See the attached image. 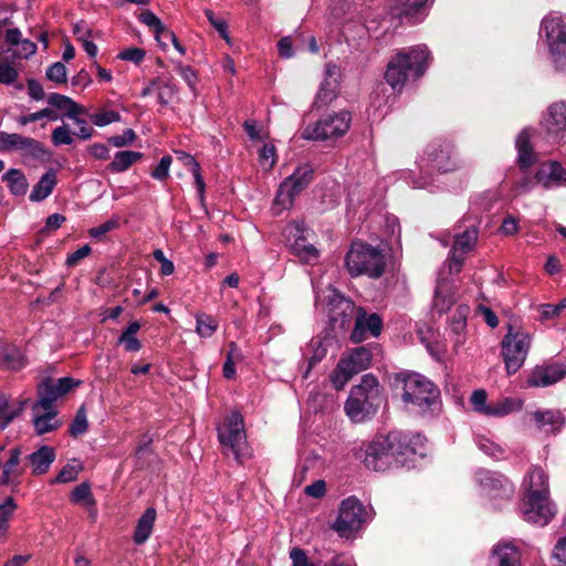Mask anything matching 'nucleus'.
<instances>
[{
    "label": "nucleus",
    "instance_id": "f257e3e1",
    "mask_svg": "<svg viewBox=\"0 0 566 566\" xmlns=\"http://www.w3.org/2000/svg\"><path fill=\"white\" fill-rule=\"evenodd\" d=\"M432 447L428 439L419 432L394 430L387 434H378L369 442H360L356 457L364 460H379L381 457H419L431 455Z\"/></svg>",
    "mask_w": 566,
    "mask_h": 566
},
{
    "label": "nucleus",
    "instance_id": "f03ea898",
    "mask_svg": "<svg viewBox=\"0 0 566 566\" xmlns=\"http://www.w3.org/2000/svg\"><path fill=\"white\" fill-rule=\"evenodd\" d=\"M394 385L401 388L405 406L421 417L431 418L440 412V389L426 376L415 371H401L395 375Z\"/></svg>",
    "mask_w": 566,
    "mask_h": 566
},
{
    "label": "nucleus",
    "instance_id": "7ed1b4c3",
    "mask_svg": "<svg viewBox=\"0 0 566 566\" xmlns=\"http://www.w3.org/2000/svg\"><path fill=\"white\" fill-rule=\"evenodd\" d=\"M431 60L426 44L402 49L388 62L385 80L394 91H401L408 80H418L426 73Z\"/></svg>",
    "mask_w": 566,
    "mask_h": 566
},
{
    "label": "nucleus",
    "instance_id": "20e7f679",
    "mask_svg": "<svg viewBox=\"0 0 566 566\" xmlns=\"http://www.w3.org/2000/svg\"><path fill=\"white\" fill-rule=\"evenodd\" d=\"M386 401L384 389L373 374H365L360 382L352 387L345 401L346 416L354 423L373 419Z\"/></svg>",
    "mask_w": 566,
    "mask_h": 566
},
{
    "label": "nucleus",
    "instance_id": "39448f33",
    "mask_svg": "<svg viewBox=\"0 0 566 566\" xmlns=\"http://www.w3.org/2000/svg\"><path fill=\"white\" fill-rule=\"evenodd\" d=\"M345 268L352 277L367 275L379 279L386 270V256L379 248L354 240L345 255Z\"/></svg>",
    "mask_w": 566,
    "mask_h": 566
},
{
    "label": "nucleus",
    "instance_id": "423d86ee",
    "mask_svg": "<svg viewBox=\"0 0 566 566\" xmlns=\"http://www.w3.org/2000/svg\"><path fill=\"white\" fill-rule=\"evenodd\" d=\"M420 176L410 178L407 184L412 188L424 189L432 185V179L427 175L426 169H432L440 174L454 171L459 168L453 147L449 143H431L426 148L424 157L419 164Z\"/></svg>",
    "mask_w": 566,
    "mask_h": 566
},
{
    "label": "nucleus",
    "instance_id": "0eeeda50",
    "mask_svg": "<svg viewBox=\"0 0 566 566\" xmlns=\"http://www.w3.org/2000/svg\"><path fill=\"white\" fill-rule=\"evenodd\" d=\"M481 226L480 217L470 211L455 224L454 242L449 251L448 268L451 274H458L462 270L465 254L476 244Z\"/></svg>",
    "mask_w": 566,
    "mask_h": 566
},
{
    "label": "nucleus",
    "instance_id": "6e6552de",
    "mask_svg": "<svg viewBox=\"0 0 566 566\" xmlns=\"http://www.w3.org/2000/svg\"><path fill=\"white\" fill-rule=\"evenodd\" d=\"M539 36L545 42L549 59L557 72L566 71V24L557 13L544 17Z\"/></svg>",
    "mask_w": 566,
    "mask_h": 566
},
{
    "label": "nucleus",
    "instance_id": "1a4fd4ad",
    "mask_svg": "<svg viewBox=\"0 0 566 566\" xmlns=\"http://www.w3.org/2000/svg\"><path fill=\"white\" fill-rule=\"evenodd\" d=\"M315 170L310 163L300 164L294 171L284 178L276 190L274 206L282 210L293 207L296 197L314 180Z\"/></svg>",
    "mask_w": 566,
    "mask_h": 566
},
{
    "label": "nucleus",
    "instance_id": "9d476101",
    "mask_svg": "<svg viewBox=\"0 0 566 566\" xmlns=\"http://www.w3.org/2000/svg\"><path fill=\"white\" fill-rule=\"evenodd\" d=\"M218 439L224 449L227 457L230 453L234 460H243L250 457L244 431V421L240 412H232L218 428Z\"/></svg>",
    "mask_w": 566,
    "mask_h": 566
},
{
    "label": "nucleus",
    "instance_id": "9b49d317",
    "mask_svg": "<svg viewBox=\"0 0 566 566\" xmlns=\"http://www.w3.org/2000/svg\"><path fill=\"white\" fill-rule=\"evenodd\" d=\"M532 337L528 333L514 331L509 324L507 333L501 342V355L509 375L515 374L524 365L531 348Z\"/></svg>",
    "mask_w": 566,
    "mask_h": 566
},
{
    "label": "nucleus",
    "instance_id": "f8f14e48",
    "mask_svg": "<svg viewBox=\"0 0 566 566\" xmlns=\"http://www.w3.org/2000/svg\"><path fill=\"white\" fill-rule=\"evenodd\" d=\"M350 113L342 111L321 117L316 123L308 124L301 133L305 140L324 142L338 138L349 129Z\"/></svg>",
    "mask_w": 566,
    "mask_h": 566
},
{
    "label": "nucleus",
    "instance_id": "ddd939ff",
    "mask_svg": "<svg viewBox=\"0 0 566 566\" xmlns=\"http://www.w3.org/2000/svg\"><path fill=\"white\" fill-rule=\"evenodd\" d=\"M373 352L369 346H358L350 349L346 357L340 358L331 375V381L335 389H342L354 375L369 368Z\"/></svg>",
    "mask_w": 566,
    "mask_h": 566
},
{
    "label": "nucleus",
    "instance_id": "4468645a",
    "mask_svg": "<svg viewBox=\"0 0 566 566\" xmlns=\"http://www.w3.org/2000/svg\"><path fill=\"white\" fill-rule=\"evenodd\" d=\"M367 512L356 496L344 499L338 507V515L331 527L340 537L348 538L365 523Z\"/></svg>",
    "mask_w": 566,
    "mask_h": 566
},
{
    "label": "nucleus",
    "instance_id": "2eb2a0df",
    "mask_svg": "<svg viewBox=\"0 0 566 566\" xmlns=\"http://www.w3.org/2000/svg\"><path fill=\"white\" fill-rule=\"evenodd\" d=\"M0 151H17L23 158L46 161L52 153L38 139L0 130Z\"/></svg>",
    "mask_w": 566,
    "mask_h": 566
},
{
    "label": "nucleus",
    "instance_id": "dca6fc26",
    "mask_svg": "<svg viewBox=\"0 0 566 566\" xmlns=\"http://www.w3.org/2000/svg\"><path fill=\"white\" fill-rule=\"evenodd\" d=\"M81 384L72 377H62L54 382L51 378L42 379L36 386L38 400L32 406L35 412L39 408L43 410L55 409L54 403Z\"/></svg>",
    "mask_w": 566,
    "mask_h": 566
},
{
    "label": "nucleus",
    "instance_id": "f3484780",
    "mask_svg": "<svg viewBox=\"0 0 566 566\" xmlns=\"http://www.w3.org/2000/svg\"><path fill=\"white\" fill-rule=\"evenodd\" d=\"M544 138L551 144L566 142V101L553 103L541 120Z\"/></svg>",
    "mask_w": 566,
    "mask_h": 566
},
{
    "label": "nucleus",
    "instance_id": "a211bd4d",
    "mask_svg": "<svg viewBox=\"0 0 566 566\" xmlns=\"http://www.w3.org/2000/svg\"><path fill=\"white\" fill-rule=\"evenodd\" d=\"M536 184L545 191L566 187V167L557 159L544 160L534 174Z\"/></svg>",
    "mask_w": 566,
    "mask_h": 566
},
{
    "label": "nucleus",
    "instance_id": "6ab92c4d",
    "mask_svg": "<svg viewBox=\"0 0 566 566\" xmlns=\"http://www.w3.org/2000/svg\"><path fill=\"white\" fill-rule=\"evenodd\" d=\"M555 513L556 509L551 502L549 495H526L523 509V517L525 521L544 526L548 524Z\"/></svg>",
    "mask_w": 566,
    "mask_h": 566
},
{
    "label": "nucleus",
    "instance_id": "aec40b11",
    "mask_svg": "<svg viewBox=\"0 0 566 566\" xmlns=\"http://www.w3.org/2000/svg\"><path fill=\"white\" fill-rule=\"evenodd\" d=\"M333 343L334 338L328 334L317 335L301 349L303 359L306 363V367L303 371L304 379H307L311 370L326 357L328 348Z\"/></svg>",
    "mask_w": 566,
    "mask_h": 566
},
{
    "label": "nucleus",
    "instance_id": "412c9836",
    "mask_svg": "<svg viewBox=\"0 0 566 566\" xmlns=\"http://www.w3.org/2000/svg\"><path fill=\"white\" fill-rule=\"evenodd\" d=\"M382 331V319L377 313L367 314L359 307L355 319V326L350 334V340L355 344L361 343L367 337H378Z\"/></svg>",
    "mask_w": 566,
    "mask_h": 566
},
{
    "label": "nucleus",
    "instance_id": "4be33fe9",
    "mask_svg": "<svg viewBox=\"0 0 566 566\" xmlns=\"http://www.w3.org/2000/svg\"><path fill=\"white\" fill-rule=\"evenodd\" d=\"M328 306V316L332 326L334 328H346L355 311L354 302L338 293H334L329 296Z\"/></svg>",
    "mask_w": 566,
    "mask_h": 566
},
{
    "label": "nucleus",
    "instance_id": "5701e85b",
    "mask_svg": "<svg viewBox=\"0 0 566 566\" xmlns=\"http://www.w3.org/2000/svg\"><path fill=\"white\" fill-rule=\"evenodd\" d=\"M430 0H392L390 12L399 19H406L412 24L423 21L426 13L424 6Z\"/></svg>",
    "mask_w": 566,
    "mask_h": 566
},
{
    "label": "nucleus",
    "instance_id": "b1692460",
    "mask_svg": "<svg viewBox=\"0 0 566 566\" xmlns=\"http://www.w3.org/2000/svg\"><path fill=\"white\" fill-rule=\"evenodd\" d=\"M566 375V369L560 365L536 366L530 373L526 384L527 387H547L562 380Z\"/></svg>",
    "mask_w": 566,
    "mask_h": 566
},
{
    "label": "nucleus",
    "instance_id": "393cba45",
    "mask_svg": "<svg viewBox=\"0 0 566 566\" xmlns=\"http://www.w3.org/2000/svg\"><path fill=\"white\" fill-rule=\"evenodd\" d=\"M532 418L538 430L547 434H557L566 423V418L558 409L536 410Z\"/></svg>",
    "mask_w": 566,
    "mask_h": 566
},
{
    "label": "nucleus",
    "instance_id": "a878e982",
    "mask_svg": "<svg viewBox=\"0 0 566 566\" xmlns=\"http://www.w3.org/2000/svg\"><path fill=\"white\" fill-rule=\"evenodd\" d=\"M515 148L517 150L516 163L518 168L526 172L536 163V155L531 144V129L523 128L515 139Z\"/></svg>",
    "mask_w": 566,
    "mask_h": 566
},
{
    "label": "nucleus",
    "instance_id": "bb28decb",
    "mask_svg": "<svg viewBox=\"0 0 566 566\" xmlns=\"http://www.w3.org/2000/svg\"><path fill=\"white\" fill-rule=\"evenodd\" d=\"M481 485L492 499H511L514 494L513 484L504 476L488 473L480 478Z\"/></svg>",
    "mask_w": 566,
    "mask_h": 566
},
{
    "label": "nucleus",
    "instance_id": "cd10ccee",
    "mask_svg": "<svg viewBox=\"0 0 566 566\" xmlns=\"http://www.w3.org/2000/svg\"><path fill=\"white\" fill-rule=\"evenodd\" d=\"M524 486L527 495H549L548 474L546 470L539 465H532L524 479Z\"/></svg>",
    "mask_w": 566,
    "mask_h": 566
},
{
    "label": "nucleus",
    "instance_id": "c85d7f7f",
    "mask_svg": "<svg viewBox=\"0 0 566 566\" xmlns=\"http://www.w3.org/2000/svg\"><path fill=\"white\" fill-rule=\"evenodd\" d=\"M56 182V172L54 169L50 168L33 186L29 196L30 201L41 202L45 200L53 192Z\"/></svg>",
    "mask_w": 566,
    "mask_h": 566
},
{
    "label": "nucleus",
    "instance_id": "c756f323",
    "mask_svg": "<svg viewBox=\"0 0 566 566\" xmlns=\"http://www.w3.org/2000/svg\"><path fill=\"white\" fill-rule=\"evenodd\" d=\"M156 517V510L154 507H148L138 518L133 537L135 544L142 545L150 537Z\"/></svg>",
    "mask_w": 566,
    "mask_h": 566
},
{
    "label": "nucleus",
    "instance_id": "7c9ffc66",
    "mask_svg": "<svg viewBox=\"0 0 566 566\" xmlns=\"http://www.w3.org/2000/svg\"><path fill=\"white\" fill-rule=\"evenodd\" d=\"M306 232L305 224L300 221H293L284 229L285 239L293 254L310 244L306 241Z\"/></svg>",
    "mask_w": 566,
    "mask_h": 566
},
{
    "label": "nucleus",
    "instance_id": "2f4dec72",
    "mask_svg": "<svg viewBox=\"0 0 566 566\" xmlns=\"http://www.w3.org/2000/svg\"><path fill=\"white\" fill-rule=\"evenodd\" d=\"M33 428L34 431L39 434H45L52 432L62 426V421L57 418L56 409L44 410V413L38 415L36 411L33 412Z\"/></svg>",
    "mask_w": 566,
    "mask_h": 566
},
{
    "label": "nucleus",
    "instance_id": "473e14b6",
    "mask_svg": "<svg viewBox=\"0 0 566 566\" xmlns=\"http://www.w3.org/2000/svg\"><path fill=\"white\" fill-rule=\"evenodd\" d=\"M25 366V358L14 345L0 346V367L9 370H20Z\"/></svg>",
    "mask_w": 566,
    "mask_h": 566
},
{
    "label": "nucleus",
    "instance_id": "72a5a7b5",
    "mask_svg": "<svg viewBox=\"0 0 566 566\" xmlns=\"http://www.w3.org/2000/svg\"><path fill=\"white\" fill-rule=\"evenodd\" d=\"M143 153L135 150H120L115 153L113 160L108 164L107 170L114 174L128 170L137 160L143 158Z\"/></svg>",
    "mask_w": 566,
    "mask_h": 566
},
{
    "label": "nucleus",
    "instance_id": "f704fd0d",
    "mask_svg": "<svg viewBox=\"0 0 566 566\" xmlns=\"http://www.w3.org/2000/svg\"><path fill=\"white\" fill-rule=\"evenodd\" d=\"M339 83L337 80L324 78L316 93L313 105L316 108H322L329 105L338 94Z\"/></svg>",
    "mask_w": 566,
    "mask_h": 566
},
{
    "label": "nucleus",
    "instance_id": "c9c22d12",
    "mask_svg": "<svg viewBox=\"0 0 566 566\" xmlns=\"http://www.w3.org/2000/svg\"><path fill=\"white\" fill-rule=\"evenodd\" d=\"M523 407V401L511 397H505L495 402H491L486 412L488 417L502 418L513 412L520 411Z\"/></svg>",
    "mask_w": 566,
    "mask_h": 566
},
{
    "label": "nucleus",
    "instance_id": "e433bc0d",
    "mask_svg": "<svg viewBox=\"0 0 566 566\" xmlns=\"http://www.w3.org/2000/svg\"><path fill=\"white\" fill-rule=\"evenodd\" d=\"M2 181L7 182L9 191L17 197L24 196L27 193L29 184L25 175L17 168H10L1 177Z\"/></svg>",
    "mask_w": 566,
    "mask_h": 566
},
{
    "label": "nucleus",
    "instance_id": "4c0bfd02",
    "mask_svg": "<svg viewBox=\"0 0 566 566\" xmlns=\"http://www.w3.org/2000/svg\"><path fill=\"white\" fill-rule=\"evenodd\" d=\"M493 553L499 557V566H517L520 563V552L511 543H501L496 545Z\"/></svg>",
    "mask_w": 566,
    "mask_h": 566
},
{
    "label": "nucleus",
    "instance_id": "58836bf2",
    "mask_svg": "<svg viewBox=\"0 0 566 566\" xmlns=\"http://www.w3.org/2000/svg\"><path fill=\"white\" fill-rule=\"evenodd\" d=\"M470 313V307L468 305H459L454 311L451 321H450V331L459 338L455 340V345L462 344L463 339L461 336L463 335L467 328V319Z\"/></svg>",
    "mask_w": 566,
    "mask_h": 566
},
{
    "label": "nucleus",
    "instance_id": "ea45409f",
    "mask_svg": "<svg viewBox=\"0 0 566 566\" xmlns=\"http://www.w3.org/2000/svg\"><path fill=\"white\" fill-rule=\"evenodd\" d=\"M18 505L11 495L0 500V538L6 537L10 528L12 518Z\"/></svg>",
    "mask_w": 566,
    "mask_h": 566
},
{
    "label": "nucleus",
    "instance_id": "a19ab883",
    "mask_svg": "<svg viewBox=\"0 0 566 566\" xmlns=\"http://www.w3.org/2000/svg\"><path fill=\"white\" fill-rule=\"evenodd\" d=\"M184 158H185V164L187 166L190 167V170L192 172V176H193V182H195V187H196V190H197V195H198V199L201 203L205 202V191H206V182L203 180V177L201 175V168H200V165L198 163V160L187 154V153H181Z\"/></svg>",
    "mask_w": 566,
    "mask_h": 566
},
{
    "label": "nucleus",
    "instance_id": "79ce46f5",
    "mask_svg": "<svg viewBox=\"0 0 566 566\" xmlns=\"http://www.w3.org/2000/svg\"><path fill=\"white\" fill-rule=\"evenodd\" d=\"M196 318V333L202 338H210L218 329V321L209 314L197 313Z\"/></svg>",
    "mask_w": 566,
    "mask_h": 566
},
{
    "label": "nucleus",
    "instance_id": "37998d69",
    "mask_svg": "<svg viewBox=\"0 0 566 566\" xmlns=\"http://www.w3.org/2000/svg\"><path fill=\"white\" fill-rule=\"evenodd\" d=\"M22 408L23 402L18 409L10 408L8 397L3 392H0V430H4L13 419L19 416ZM3 449L4 447L0 444V452H2Z\"/></svg>",
    "mask_w": 566,
    "mask_h": 566
},
{
    "label": "nucleus",
    "instance_id": "c03bdc74",
    "mask_svg": "<svg viewBox=\"0 0 566 566\" xmlns=\"http://www.w3.org/2000/svg\"><path fill=\"white\" fill-rule=\"evenodd\" d=\"M70 501L73 504L82 505L84 507L95 504V497L92 493L90 483L83 482L76 485L70 494Z\"/></svg>",
    "mask_w": 566,
    "mask_h": 566
},
{
    "label": "nucleus",
    "instance_id": "a18cd8bd",
    "mask_svg": "<svg viewBox=\"0 0 566 566\" xmlns=\"http://www.w3.org/2000/svg\"><path fill=\"white\" fill-rule=\"evenodd\" d=\"M48 103L57 109L65 111V117L72 116L74 111L78 109L77 103L60 93H51L48 97Z\"/></svg>",
    "mask_w": 566,
    "mask_h": 566
},
{
    "label": "nucleus",
    "instance_id": "49530a36",
    "mask_svg": "<svg viewBox=\"0 0 566 566\" xmlns=\"http://www.w3.org/2000/svg\"><path fill=\"white\" fill-rule=\"evenodd\" d=\"M156 92L158 103L163 106H167L177 95L178 88L171 81L159 78Z\"/></svg>",
    "mask_w": 566,
    "mask_h": 566
},
{
    "label": "nucleus",
    "instance_id": "de8ad7c7",
    "mask_svg": "<svg viewBox=\"0 0 566 566\" xmlns=\"http://www.w3.org/2000/svg\"><path fill=\"white\" fill-rule=\"evenodd\" d=\"M85 109L78 105V109L74 111L72 116H67L69 119L73 120L75 125L78 126V130L74 133L76 137L83 140H88L94 135V129L91 127L87 122L80 117V114H84Z\"/></svg>",
    "mask_w": 566,
    "mask_h": 566
},
{
    "label": "nucleus",
    "instance_id": "09e8293b",
    "mask_svg": "<svg viewBox=\"0 0 566 566\" xmlns=\"http://www.w3.org/2000/svg\"><path fill=\"white\" fill-rule=\"evenodd\" d=\"M88 429V421L86 416V409L84 406H81L75 417L73 418L70 427H69V433L70 436L76 438L78 436L84 434Z\"/></svg>",
    "mask_w": 566,
    "mask_h": 566
},
{
    "label": "nucleus",
    "instance_id": "8fccbe9b",
    "mask_svg": "<svg viewBox=\"0 0 566 566\" xmlns=\"http://www.w3.org/2000/svg\"><path fill=\"white\" fill-rule=\"evenodd\" d=\"M90 120L93 125L97 127H105L113 123H118L122 120V116L118 112L112 109H102L97 113H93L90 115Z\"/></svg>",
    "mask_w": 566,
    "mask_h": 566
},
{
    "label": "nucleus",
    "instance_id": "3c124183",
    "mask_svg": "<svg viewBox=\"0 0 566 566\" xmlns=\"http://www.w3.org/2000/svg\"><path fill=\"white\" fill-rule=\"evenodd\" d=\"M138 19L155 33L156 39L159 41L161 32L166 31V27L161 20L150 10L142 12Z\"/></svg>",
    "mask_w": 566,
    "mask_h": 566
},
{
    "label": "nucleus",
    "instance_id": "603ef678",
    "mask_svg": "<svg viewBox=\"0 0 566 566\" xmlns=\"http://www.w3.org/2000/svg\"><path fill=\"white\" fill-rule=\"evenodd\" d=\"M74 133L71 132L69 125L63 124L55 127L51 134V142L55 147L72 145L74 142Z\"/></svg>",
    "mask_w": 566,
    "mask_h": 566
},
{
    "label": "nucleus",
    "instance_id": "864d4df0",
    "mask_svg": "<svg viewBox=\"0 0 566 566\" xmlns=\"http://www.w3.org/2000/svg\"><path fill=\"white\" fill-rule=\"evenodd\" d=\"M83 470V467L77 464L67 463L64 465L59 474L52 480L51 483H67L76 480L78 473Z\"/></svg>",
    "mask_w": 566,
    "mask_h": 566
},
{
    "label": "nucleus",
    "instance_id": "5fc2aeb1",
    "mask_svg": "<svg viewBox=\"0 0 566 566\" xmlns=\"http://www.w3.org/2000/svg\"><path fill=\"white\" fill-rule=\"evenodd\" d=\"M136 138H137V135H136L135 130L132 128H126V129H124L123 134L108 137L107 142L109 145H112L116 148H123V147L134 144Z\"/></svg>",
    "mask_w": 566,
    "mask_h": 566
},
{
    "label": "nucleus",
    "instance_id": "6e6d98bb",
    "mask_svg": "<svg viewBox=\"0 0 566 566\" xmlns=\"http://www.w3.org/2000/svg\"><path fill=\"white\" fill-rule=\"evenodd\" d=\"M45 76L49 81L55 84H63L66 82V67L62 62H55L51 64L45 72Z\"/></svg>",
    "mask_w": 566,
    "mask_h": 566
},
{
    "label": "nucleus",
    "instance_id": "4d7b16f0",
    "mask_svg": "<svg viewBox=\"0 0 566 566\" xmlns=\"http://www.w3.org/2000/svg\"><path fill=\"white\" fill-rule=\"evenodd\" d=\"M470 400L475 412L486 416L490 403H486L488 395L484 389L474 390Z\"/></svg>",
    "mask_w": 566,
    "mask_h": 566
},
{
    "label": "nucleus",
    "instance_id": "13d9d810",
    "mask_svg": "<svg viewBox=\"0 0 566 566\" xmlns=\"http://www.w3.org/2000/svg\"><path fill=\"white\" fill-rule=\"evenodd\" d=\"M119 227V218L114 216L111 219L106 220L104 223L91 228L88 230V234L93 239H101L107 232L117 229Z\"/></svg>",
    "mask_w": 566,
    "mask_h": 566
},
{
    "label": "nucleus",
    "instance_id": "bf43d9fd",
    "mask_svg": "<svg viewBox=\"0 0 566 566\" xmlns=\"http://www.w3.org/2000/svg\"><path fill=\"white\" fill-rule=\"evenodd\" d=\"M172 163V158L169 155L163 156L155 167V169L151 171V177L158 181H164L169 177V169L170 165Z\"/></svg>",
    "mask_w": 566,
    "mask_h": 566
},
{
    "label": "nucleus",
    "instance_id": "052dcab7",
    "mask_svg": "<svg viewBox=\"0 0 566 566\" xmlns=\"http://www.w3.org/2000/svg\"><path fill=\"white\" fill-rule=\"evenodd\" d=\"M19 76L18 71L8 62H0V83L12 85Z\"/></svg>",
    "mask_w": 566,
    "mask_h": 566
},
{
    "label": "nucleus",
    "instance_id": "680f3d73",
    "mask_svg": "<svg viewBox=\"0 0 566 566\" xmlns=\"http://www.w3.org/2000/svg\"><path fill=\"white\" fill-rule=\"evenodd\" d=\"M259 160L262 165L269 161V169L276 163V148L273 144H264L259 150Z\"/></svg>",
    "mask_w": 566,
    "mask_h": 566
},
{
    "label": "nucleus",
    "instance_id": "e2e57ef3",
    "mask_svg": "<svg viewBox=\"0 0 566 566\" xmlns=\"http://www.w3.org/2000/svg\"><path fill=\"white\" fill-rule=\"evenodd\" d=\"M151 444H153V438L149 433H144L136 447L135 453L136 457L140 460L144 458H148L151 453Z\"/></svg>",
    "mask_w": 566,
    "mask_h": 566
},
{
    "label": "nucleus",
    "instance_id": "0e129e2a",
    "mask_svg": "<svg viewBox=\"0 0 566 566\" xmlns=\"http://www.w3.org/2000/svg\"><path fill=\"white\" fill-rule=\"evenodd\" d=\"M145 54L146 53L143 49L134 46L120 51L118 54V59L138 64L144 60Z\"/></svg>",
    "mask_w": 566,
    "mask_h": 566
},
{
    "label": "nucleus",
    "instance_id": "69168bd1",
    "mask_svg": "<svg viewBox=\"0 0 566 566\" xmlns=\"http://www.w3.org/2000/svg\"><path fill=\"white\" fill-rule=\"evenodd\" d=\"M92 249L88 244H84L74 252L70 253L66 258L65 265L69 268H74L78 264V262L86 258L91 253Z\"/></svg>",
    "mask_w": 566,
    "mask_h": 566
},
{
    "label": "nucleus",
    "instance_id": "338daca9",
    "mask_svg": "<svg viewBox=\"0 0 566 566\" xmlns=\"http://www.w3.org/2000/svg\"><path fill=\"white\" fill-rule=\"evenodd\" d=\"M290 558L292 560V566H315L312 562H310L304 549L300 547H293L290 551Z\"/></svg>",
    "mask_w": 566,
    "mask_h": 566
},
{
    "label": "nucleus",
    "instance_id": "774afa93",
    "mask_svg": "<svg viewBox=\"0 0 566 566\" xmlns=\"http://www.w3.org/2000/svg\"><path fill=\"white\" fill-rule=\"evenodd\" d=\"M553 556L556 559L555 566H566V536L557 541Z\"/></svg>",
    "mask_w": 566,
    "mask_h": 566
}]
</instances>
